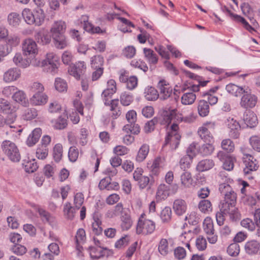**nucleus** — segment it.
Instances as JSON below:
<instances>
[{
	"label": "nucleus",
	"mask_w": 260,
	"mask_h": 260,
	"mask_svg": "<svg viewBox=\"0 0 260 260\" xmlns=\"http://www.w3.org/2000/svg\"><path fill=\"white\" fill-rule=\"evenodd\" d=\"M237 198L234 196L232 199L226 200L224 199L220 205V211L226 215H229L232 220H236L239 218V212L238 209L236 207Z\"/></svg>",
	"instance_id": "nucleus-1"
},
{
	"label": "nucleus",
	"mask_w": 260,
	"mask_h": 260,
	"mask_svg": "<svg viewBox=\"0 0 260 260\" xmlns=\"http://www.w3.org/2000/svg\"><path fill=\"white\" fill-rule=\"evenodd\" d=\"M2 150L8 158L13 162H19L21 155L18 147L13 142L4 141L1 145Z\"/></svg>",
	"instance_id": "nucleus-2"
},
{
	"label": "nucleus",
	"mask_w": 260,
	"mask_h": 260,
	"mask_svg": "<svg viewBox=\"0 0 260 260\" xmlns=\"http://www.w3.org/2000/svg\"><path fill=\"white\" fill-rule=\"evenodd\" d=\"M59 57L53 52L47 54L46 59L42 62L43 70L54 75L58 71Z\"/></svg>",
	"instance_id": "nucleus-3"
},
{
	"label": "nucleus",
	"mask_w": 260,
	"mask_h": 260,
	"mask_svg": "<svg viewBox=\"0 0 260 260\" xmlns=\"http://www.w3.org/2000/svg\"><path fill=\"white\" fill-rule=\"evenodd\" d=\"M177 110L176 109L169 110L168 112H166L164 115V119L166 122L169 124L173 119H176L178 121L190 123L195 119V117L192 113L188 116H183L181 114H177Z\"/></svg>",
	"instance_id": "nucleus-4"
},
{
	"label": "nucleus",
	"mask_w": 260,
	"mask_h": 260,
	"mask_svg": "<svg viewBox=\"0 0 260 260\" xmlns=\"http://www.w3.org/2000/svg\"><path fill=\"white\" fill-rule=\"evenodd\" d=\"M22 50L24 55L30 57H35L38 52L36 42L30 38L23 40L22 43Z\"/></svg>",
	"instance_id": "nucleus-5"
},
{
	"label": "nucleus",
	"mask_w": 260,
	"mask_h": 260,
	"mask_svg": "<svg viewBox=\"0 0 260 260\" xmlns=\"http://www.w3.org/2000/svg\"><path fill=\"white\" fill-rule=\"evenodd\" d=\"M155 229V223L149 219H145L144 221L139 219L136 232L138 234L148 235L152 233Z\"/></svg>",
	"instance_id": "nucleus-6"
},
{
	"label": "nucleus",
	"mask_w": 260,
	"mask_h": 260,
	"mask_svg": "<svg viewBox=\"0 0 260 260\" xmlns=\"http://www.w3.org/2000/svg\"><path fill=\"white\" fill-rule=\"evenodd\" d=\"M225 123L229 129V135L233 139L239 137L241 126L239 123L233 118L229 117L225 121Z\"/></svg>",
	"instance_id": "nucleus-7"
},
{
	"label": "nucleus",
	"mask_w": 260,
	"mask_h": 260,
	"mask_svg": "<svg viewBox=\"0 0 260 260\" xmlns=\"http://www.w3.org/2000/svg\"><path fill=\"white\" fill-rule=\"evenodd\" d=\"M203 228L207 235V239L211 244H215L217 240V236L214 234L213 223L211 219L206 218L203 222Z\"/></svg>",
	"instance_id": "nucleus-8"
},
{
	"label": "nucleus",
	"mask_w": 260,
	"mask_h": 260,
	"mask_svg": "<svg viewBox=\"0 0 260 260\" xmlns=\"http://www.w3.org/2000/svg\"><path fill=\"white\" fill-rule=\"evenodd\" d=\"M181 136L179 134H176L175 132H168L165 138V143L163 147L169 145L171 150H175L180 143Z\"/></svg>",
	"instance_id": "nucleus-9"
},
{
	"label": "nucleus",
	"mask_w": 260,
	"mask_h": 260,
	"mask_svg": "<svg viewBox=\"0 0 260 260\" xmlns=\"http://www.w3.org/2000/svg\"><path fill=\"white\" fill-rule=\"evenodd\" d=\"M240 103V106L245 109L252 108L257 102V97L248 91L244 90Z\"/></svg>",
	"instance_id": "nucleus-10"
},
{
	"label": "nucleus",
	"mask_w": 260,
	"mask_h": 260,
	"mask_svg": "<svg viewBox=\"0 0 260 260\" xmlns=\"http://www.w3.org/2000/svg\"><path fill=\"white\" fill-rule=\"evenodd\" d=\"M86 71V66L84 61H78L70 66L68 69L69 74L76 79H80Z\"/></svg>",
	"instance_id": "nucleus-11"
},
{
	"label": "nucleus",
	"mask_w": 260,
	"mask_h": 260,
	"mask_svg": "<svg viewBox=\"0 0 260 260\" xmlns=\"http://www.w3.org/2000/svg\"><path fill=\"white\" fill-rule=\"evenodd\" d=\"M159 90V98L161 100H166L172 95V88L165 80H160L157 84Z\"/></svg>",
	"instance_id": "nucleus-12"
},
{
	"label": "nucleus",
	"mask_w": 260,
	"mask_h": 260,
	"mask_svg": "<svg viewBox=\"0 0 260 260\" xmlns=\"http://www.w3.org/2000/svg\"><path fill=\"white\" fill-rule=\"evenodd\" d=\"M89 254L92 259H99L102 257L108 256L111 254V251L108 248L99 247H89Z\"/></svg>",
	"instance_id": "nucleus-13"
},
{
	"label": "nucleus",
	"mask_w": 260,
	"mask_h": 260,
	"mask_svg": "<svg viewBox=\"0 0 260 260\" xmlns=\"http://www.w3.org/2000/svg\"><path fill=\"white\" fill-rule=\"evenodd\" d=\"M253 157H252V159L249 158L244 161L245 167L243 169V172L245 175L247 176V178L249 179L253 178L252 176L249 175L252 172L255 171L258 167L256 160L254 159L253 160Z\"/></svg>",
	"instance_id": "nucleus-14"
},
{
	"label": "nucleus",
	"mask_w": 260,
	"mask_h": 260,
	"mask_svg": "<svg viewBox=\"0 0 260 260\" xmlns=\"http://www.w3.org/2000/svg\"><path fill=\"white\" fill-rule=\"evenodd\" d=\"M21 71L17 68L9 69L4 74L3 80L5 82L9 83L17 80L20 77Z\"/></svg>",
	"instance_id": "nucleus-15"
},
{
	"label": "nucleus",
	"mask_w": 260,
	"mask_h": 260,
	"mask_svg": "<svg viewBox=\"0 0 260 260\" xmlns=\"http://www.w3.org/2000/svg\"><path fill=\"white\" fill-rule=\"evenodd\" d=\"M66 29V24L64 21L59 20L54 22L50 29L52 37H56L57 36L64 35Z\"/></svg>",
	"instance_id": "nucleus-16"
},
{
	"label": "nucleus",
	"mask_w": 260,
	"mask_h": 260,
	"mask_svg": "<svg viewBox=\"0 0 260 260\" xmlns=\"http://www.w3.org/2000/svg\"><path fill=\"white\" fill-rule=\"evenodd\" d=\"M219 190L221 194L224 196V199L226 200L232 199L233 196L234 198H237L236 193L228 183H220L219 186Z\"/></svg>",
	"instance_id": "nucleus-17"
},
{
	"label": "nucleus",
	"mask_w": 260,
	"mask_h": 260,
	"mask_svg": "<svg viewBox=\"0 0 260 260\" xmlns=\"http://www.w3.org/2000/svg\"><path fill=\"white\" fill-rule=\"evenodd\" d=\"M42 135V129L40 128H35L28 136L26 141V145L29 147L34 146L39 140Z\"/></svg>",
	"instance_id": "nucleus-18"
},
{
	"label": "nucleus",
	"mask_w": 260,
	"mask_h": 260,
	"mask_svg": "<svg viewBox=\"0 0 260 260\" xmlns=\"http://www.w3.org/2000/svg\"><path fill=\"white\" fill-rule=\"evenodd\" d=\"M246 252L249 255L257 254L260 252V243L256 240H251L245 244Z\"/></svg>",
	"instance_id": "nucleus-19"
},
{
	"label": "nucleus",
	"mask_w": 260,
	"mask_h": 260,
	"mask_svg": "<svg viewBox=\"0 0 260 260\" xmlns=\"http://www.w3.org/2000/svg\"><path fill=\"white\" fill-rule=\"evenodd\" d=\"M48 99V96L43 92H36L30 99V102L35 106L44 105L47 103Z\"/></svg>",
	"instance_id": "nucleus-20"
},
{
	"label": "nucleus",
	"mask_w": 260,
	"mask_h": 260,
	"mask_svg": "<svg viewBox=\"0 0 260 260\" xmlns=\"http://www.w3.org/2000/svg\"><path fill=\"white\" fill-rule=\"evenodd\" d=\"M173 208L175 213L178 215L183 214L187 210V204L185 201L178 199L174 201Z\"/></svg>",
	"instance_id": "nucleus-21"
},
{
	"label": "nucleus",
	"mask_w": 260,
	"mask_h": 260,
	"mask_svg": "<svg viewBox=\"0 0 260 260\" xmlns=\"http://www.w3.org/2000/svg\"><path fill=\"white\" fill-rule=\"evenodd\" d=\"M243 120L247 126L253 127L258 123L256 115L251 111H248L244 113Z\"/></svg>",
	"instance_id": "nucleus-22"
},
{
	"label": "nucleus",
	"mask_w": 260,
	"mask_h": 260,
	"mask_svg": "<svg viewBox=\"0 0 260 260\" xmlns=\"http://www.w3.org/2000/svg\"><path fill=\"white\" fill-rule=\"evenodd\" d=\"M68 116L63 113L57 119L52 120L51 123L53 127L56 129H62L65 128L68 125Z\"/></svg>",
	"instance_id": "nucleus-23"
},
{
	"label": "nucleus",
	"mask_w": 260,
	"mask_h": 260,
	"mask_svg": "<svg viewBox=\"0 0 260 260\" xmlns=\"http://www.w3.org/2000/svg\"><path fill=\"white\" fill-rule=\"evenodd\" d=\"M130 210H126L124 215L120 216L121 221V227L123 231L129 230L133 224V220L130 215Z\"/></svg>",
	"instance_id": "nucleus-24"
},
{
	"label": "nucleus",
	"mask_w": 260,
	"mask_h": 260,
	"mask_svg": "<svg viewBox=\"0 0 260 260\" xmlns=\"http://www.w3.org/2000/svg\"><path fill=\"white\" fill-rule=\"evenodd\" d=\"M198 111L201 117H206L208 115L210 112V107L208 103L205 100H200L198 105Z\"/></svg>",
	"instance_id": "nucleus-25"
},
{
	"label": "nucleus",
	"mask_w": 260,
	"mask_h": 260,
	"mask_svg": "<svg viewBox=\"0 0 260 260\" xmlns=\"http://www.w3.org/2000/svg\"><path fill=\"white\" fill-rule=\"evenodd\" d=\"M214 166V162L213 160L206 159L198 162L196 169L199 172H204L212 169Z\"/></svg>",
	"instance_id": "nucleus-26"
},
{
	"label": "nucleus",
	"mask_w": 260,
	"mask_h": 260,
	"mask_svg": "<svg viewBox=\"0 0 260 260\" xmlns=\"http://www.w3.org/2000/svg\"><path fill=\"white\" fill-rule=\"evenodd\" d=\"M171 187L170 185L160 184L156 192L157 198L160 200L166 199L170 193Z\"/></svg>",
	"instance_id": "nucleus-27"
},
{
	"label": "nucleus",
	"mask_w": 260,
	"mask_h": 260,
	"mask_svg": "<svg viewBox=\"0 0 260 260\" xmlns=\"http://www.w3.org/2000/svg\"><path fill=\"white\" fill-rule=\"evenodd\" d=\"M36 40L39 43L42 45L49 44L51 41V37L47 32L42 29L37 32L35 35Z\"/></svg>",
	"instance_id": "nucleus-28"
},
{
	"label": "nucleus",
	"mask_w": 260,
	"mask_h": 260,
	"mask_svg": "<svg viewBox=\"0 0 260 260\" xmlns=\"http://www.w3.org/2000/svg\"><path fill=\"white\" fill-rule=\"evenodd\" d=\"M12 99L17 103L24 106H27L28 104L26 94L22 90L17 89L15 94L12 95Z\"/></svg>",
	"instance_id": "nucleus-29"
},
{
	"label": "nucleus",
	"mask_w": 260,
	"mask_h": 260,
	"mask_svg": "<svg viewBox=\"0 0 260 260\" xmlns=\"http://www.w3.org/2000/svg\"><path fill=\"white\" fill-rule=\"evenodd\" d=\"M15 108L7 100L0 98V113L6 114L15 110Z\"/></svg>",
	"instance_id": "nucleus-30"
},
{
	"label": "nucleus",
	"mask_w": 260,
	"mask_h": 260,
	"mask_svg": "<svg viewBox=\"0 0 260 260\" xmlns=\"http://www.w3.org/2000/svg\"><path fill=\"white\" fill-rule=\"evenodd\" d=\"M143 52L146 59L150 64L155 65L157 63L158 57L152 50L144 48Z\"/></svg>",
	"instance_id": "nucleus-31"
},
{
	"label": "nucleus",
	"mask_w": 260,
	"mask_h": 260,
	"mask_svg": "<svg viewBox=\"0 0 260 260\" xmlns=\"http://www.w3.org/2000/svg\"><path fill=\"white\" fill-rule=\"evenodd\" d=\"M225 89L229 93L236 97L241 96L245 90L242 87L232 83L227 85Z\"/></svg>",
	"instance_id": "nucleus-32"
},
{
	"label": "nucleus",
	"mask_w": 260,
	"mask_h": 260,
	"mask_svg": "<svg viewBox=\"0 0 260 260\" xmlns=\"http://www.w3.org/2000/svg\"><path fill=\"white\" fill-rule=\"evenodd\" d=\"M55 47L59 49L65 48L68 45V41L64 35L52 37Z\"/></svg>",
	"instance_id": "nucleus-33"
},
{
	"label": "nucleus",
	"mask_w": 260,
	"mask_h": 260,
	"mask_svg": "<svg viewBox=\"0 0 260 260\" xmlns=\"http://www.w3.org/2000/svg\"><path fill=\"white\" fill-rule=\"evenodd\" d=\"M144 96L148 101H155L159 98L158 91L152 87H148L145 89Z\"/></svg>",
	"instance_id": "nucleus-34"
},
{
	"label": "nucleus",
	"mask_w": 260,
	"mask_h": 260,
	"mask_svg": "<svg viewBox=\"0 0 260 260\" xmlns=\"http://www.w3.org/2000/svg\"><path fill=\"white\" fill-rule=\"evenodd\" d=\"M149 152V145L146 144L142 145L138 152L136 160L138 162L143 161L146 158Z\"/></svg>",
	"instance_id": "nucleus-35"
},
{
	"label": "nucleus",
	"mask_w": 260,
	"mask_h": 260,
	"mask_svg": "<svg viewBox=\"0 0 260 260\" xmlns=\"http://www.w3.org/2000/svg\"><path fill=\"white\" fill-rule=\"evenodd\" d=\"M13 61L16 65L24 68L29 66L31 63L29 59H23L20 53H16L13 58Z\"/></svg>",
	"instance_id": "nucleus-36"
},
{
	"label": "nucleus",
	"mask_w": 260,
	"mask_h": 260,
	"mask_svg": "<svg viewBox=\"0 0 260 260\" xmlns=\"http://www.w3.org/2000/svg\"><path fill=\"white\" fill-rule=\"evenodd\" d=\"M199 135L205 142L212 143L213 142V137L210 135L207 127L205 126L201 127L198 131Z\"/></svg>",
	"instance_id": "nucleus-37"
},
{
	"label": "nucleus",
	"mask_w": 260,
	"mask_h": 260,
	"mask_svg": "<svg viewBox=\"0 0 260 260\" xmlns=\"http://www.w3.org/2000/svg\"><path fill=\"white\" fill-rule=\"evenodd\" d=\"M196 99V95L193 92H187L181 96V103L184 105L192 104Z\"/></svg>",
	"instance_id": "nucleus-38"
},
{
	"label": "nucleus",
	"mask_w": 260,
	"mask_h": 260,
	"mask_svg": "<svg viewBox=\"0 0 260 260\" xmlns=\"http://www.w3.org/2000/svg\"><path fill=\"white\" fill-rule=\"evenodd\" d=\"M93 220L94 222L92 224V232L94 234L100 235L103 231V229L101 226L102 221L98 215H94L93 216Z\"/></svg>",
	"instance_id": "nucleus-39"
},
{
	"label": "nucleus",
	"mask_w": 260,
	"mask_h": 260,
	"mask_svg": "<svg viewBox=\"0 0 260 260\" xmlns=\"http://www.w3.org/2000/svg\"><path fill=\"white\" fill-rule=\"evenodd\" d=\"M33 15L35 19V25L37 26L42 25L45 19L44 11L41 8H38L34 11Z\"/></svg>",
	"instance_id": "nucleus-40"
},
{
	"label": "nucleus",
	"mask_w": 260,
	"mask_h": 260,
	"mask_svg": "<svg viewBox=\"0 0 260 260\" xmlns=\"http://www.w3.org/2000/svg\"><path fill=\"white\" fill-rule=\"evenodd\" d=\"M198 208L202 212L205 214H209L212 210V204L208 200L201 201L199 203Z\"/></svg>",
	"instance_id": "nucleus-41"
},
{
	"label": "nucleus",
	"mask_w": 260,
	"mask_h": 260,
	"mask_svg": "<svg viewBox=\"0 0 260 260\" xmlns=\"http://www.w3.org/2000/svg\"><path fill=\"white\" fill-rule=\"evenodd\" d=\"M214 150V147L211 143L206 142V144L202 145L199 148V152L203 156L211 155Z\"/></svg>",
	"instance_id": "nucleus-42"
},
{
	"label": "nucleus",
	"mask_w": 260,
	"mask_h": 260,
	"mask_svg": "<svg viewBox=\"0 0 260 260\" xmlns=\"http://www.w3.org/2000/svg\"><path fill=\"white\" fill-rule=\"evenodd\" d=\"M37 115L38 111L36 109L28 108L23 111L22 117L24 120H31L35 119Z\"/></svg>",
	"instance_id": "nucleus-43"
},
{
	"label": "nucleus",
	"mask_w": 260,
	"mask_h": 260,
	"mask_svg": "<svg viewBox=\"0 0 260 260\" xmlns=\"http://www.w3.org/2000/svg\"><path fill=\"white\" fill-rule=\"evenodd\" d=\"M22 15L27 24L30 25L35 24V19H34L33 13L30 9H24L22 12Z\"/></svg>",
	"instance_id": "nucleus-44"
},
{
	"label": "nucleus",
	"mask_w": 260,
	"mask_h": 260,
	"mask_svg": "<svg viewBox=\"0 0 260 260\" xmlns=\"http://www.w3.org/2000/svg\"><path fill=\"white\" fill-rule=\"evenodd\" d=\"M63 211L67 218L73 219L75 216V208L71 206L70 202H67L64 205Z\"/></svg>",
	"instance_id": "nucleus-45"
},
{
	"label": "nucleus",
	"mask_w": 260,
	"mask_h": 260,
	"mask_svg": "<svg viewBox=\"0 0 260 260\" xmlns=\"http://www.w3.org/2000/svg\"><path fill=\"white\" fill-rule=\"evenodd\" d=\"M221 146L222 148L228 153L232 152L235 149L234 143L230 139L223 140Z\"/></svg>",
	"instance_id": "nucleus-46"
},
{
	"label": "nucleus",
	"mask_w": 260,
	"mask_h": 260,
	"mask_svg": "<svg viewBox=\"0 0 260 260\" xmlns=\"http://www.w3.org/2000/svg\"><path fill=\"white\" fill-rule=\"evenodd\" d=\"M91 65L93 69L103 68L104 58L101 55H95L91 58Z\"/></svg>",
	"instance_id": "nucleus-47"
},
{
	"label": "nucleus",
	"mask_w": 260,
	"mask_h": 260,
	"mask_svg": "<svg viewBox=\"0 0 260 260\" xmlns=\"http://www.w3.org/2000/svg\"><path fill=\"white\" fill-rule=\"evenodd\" d=\"M123 130L127 133L130 132L134 134H138L140 132V127L138 124L134 122L125 125L123 127Z\"/></svg>",
	"instance_id": "nucleus-48"
},
{
	"label": "nucleus",
	"mask_w": 260,
	"mask_h": 260,
	"mask_svg": "<svg viewBox=\"0 0 260 260\" xmlns=\"http://www.w3.org/2000/svg\"><path fill=\"white\" fill-rule=\"evenodd\" d=\"M15 112L16 109H15V110H13L11 113L6 114L7 116L5 118V125L9 126L11 128H16L15 126L12 125V124L14 123L16 121L17 117Z\"/></svg>",
	"instance_id": "nucleus-49"
},
{
	"label": "nucleus",
	"mask_w": 260,
	"mask_h": 260,
	"mask_svg": "<svg viewBox=\"0 0 260 260\" xmlns=\"http://www.w3.org/2000/svg\"><path fill=\"white\" fill-rule=\"evenodd\" d=\"M172 210L170 207H165L160 212V217L163 222H168L171 219Z\"/></svg>",
	"instance_id": "nucleus-50"
},
{
	"label": "nucleus",
	"mask_w": 260,
	"mask_h": 260,
	"mask_svg": "<svg viewBox=\"0 0 260 260\" xmlns=\"http://www.w3.org/2000/svg\"><path fill=\"white\" fill-rule=\"evenodd\" d=\"M53 158L55 161H59L62 156V146L61 144L58 143L55 145L53 148Z\"/></svg>",
	"instance_id": "nucleus-51"
},
{
	"label": "nucleus",
	"mask_w": 260,
	"mask_h": 260,
	"mask_svg": "<svg viewBox=\"0 0 260 260\" xmlns=\"http://www.w3.org/2000/svg\"><path fill=\"white\" fill-rule=\"evenodd\" d=\"M232 16L233 17L234 19L238 22H241L244 27L248 30L249 31L252 32L253 31H254V29L247 22V21L242 17L238 15L237 14H232Z\"/></svg>",
	"instance_id": "nucleus-52"
},
{
	"label": "nucleus",
	"mask_w": 260,
	"mask_h": 260,
	"mask_svg": "<svg viewBox=\"0 0 260 260\" xmlns=\"http://www.w3.org/2000/svg\"><path fill=\"white\" fill-rule=\"evenodd\" d=\"M120 99L121 104L124 106L129 105L134 100L133 95L126 92L122 93Z\"/></svg>",
	"instance_id": "nucleus-53"
},
{
	"label": "nucleus",
	"mask_w": 260,
	"mask_h": 260,
	"mask_svg": "<svg viewBox=\"0 0 260 260\" xmlns=\"http://www.w3.org/2000/svg\"><path fill=\"white\" fill-rule=\"evenodd\" d=\"M54 85L56 89L59 92H63L67 89L66 81L60 78H57L55 79Z\"/></svg>",
	"instance_id": "nucleus-54"
},
{
	"label": "nucleus",
	"mask_w": 260,
	"mask_h": 260,
	"mask_svg": "<svg viewBox=\"0 0 260 260\" xmlns=\"http://www.w3.org/2000/svg\"><path fill=\"white\" fill-rule=\"evenodd\" d=\"M181 181L183 185L189 187L192 184V179L191 174L188 172H185L181 175Z\"/></svg>",
	"instance_id": "nucleus-55"
},
{
	"label": "nucleus",
	"mask_w": 260,
	"mask_h": 260,
	"mask_svg": "<svg viewBox=\"0 0 260 260\" xmlns=\"http://www.w3.org/2000/svg\"><path fill=\"white\" fill-rule=\"evenodd\" d=\"M8 21L10 25L17 26L20 22V16L16 13H11L8 16Z\"/></svg>",
	"instance_id": "nucleus-56"
},
{
	"label": "nucleus",
	"mask_w": 260,
	"mask_h": 260,
	"mask_svg": "<svg viewBox=\"0 0 260 260\" xmlns=\"http://www.w3.org/2000/svg\"><path fill=\"white\" fill-rule=\"evenodd\" d=\"M6 39L7 45L11 48L17 46L20 42L19 38L15 35L8 36Z\"/></svg>",
	"instance_id": "nucleus-57"
},
{
	"label": "nucleus",
	"mask_w": 260,
	"mask_h": 260,
	"mask_svg": "<svg viewBox=\"0 0 260 260\" xmlns=\"http://www.w3.org/2000/svg\"><path fill=\"white\" fill-rule=\"evenodd\" d=\"M48 154V148L46 146L38 145L36 150V156L41 159H45Z\"/></svg>",
	"instance_id": "nucleus-58"
},
{
	"label": "nucleus",
	"mask_w": 260,
	"mask_h": 260,
	"mask_svg": "<svg viewBox=\"0 0 260 260\" xmlns=\"http://www.w3.org/2000/svg\"><path fill=\"white\" fill-rule=\"evenodd\" d=\"M25 171L27 173H33L38 168L37 163L35 159L28 161L24 164Z\"/></svg>",
	"instance_id": "nucleus-59"
},
{
	"label": "nucleus",
	"mask_w": 260,
	"mask_h": 260,
	"mask_svg": "<svg viewBox=\"0 0 260 260\" xmlns=\"http://www.w3.org/2000/svg\"><path fill=\"white\" fill-rule=\"evenodd\" d=\"M158 251L162 255H166L169 252L168 243L166 239H162L158 245Z\"/></svg>",
	"instance_id": "nucleus-60"
},
{
	"label": "nucleus",
	"mask_w": 260,
	"mask_h": 260,
	"mask_svg": "<svg viewBox=\"0 0 260 260\" xmlns=\"http://www.w3.org/2000/svg\"><path fill=\"white\" fill-rule=\"evenodd\" d=\"M192 158L189 156L188 155L186 154L185 155L183 156L180 159L179 162L181 169L184 171L186 169L189 168L190 163L192 161Z\"/></svg>",
	"instance_id": "nucleus-61"
},
{
	"label": "nucleus",
	"mask_w": 260,
	"mask_h": 260,
	"mask_svg": "<svg viewBox=\"0 0 260 260\" xmlns=\"http://www.w3.org/2000/svg\"><path fill=\"white\" fill-rule=\"evenodd\" d=\"M240 252V246L238 243H234L230 244L227 248L228 253L232 256L238 255Z\"/></svg>",
	"instance_id": "nucleus-62"
},
{
	"label": "nucleus",
	"mask_w": 260,
	"mask_h": 260,
	"mask_svg": "<svg viewBox=\"0 0 260 260\" xmlns=\"http://www.w3.org/2000/svg\"><path fill=\"white\" fill-rule=\"evenodd\" d=\"M88 135V131L86 128H81L80 131L79 137V144L82 146H85L87 143V136Z\"/></svg>",
	"instance_id": "nucleus-63"
},
{
	"label": "nucleus",
	"mask_w": 260,
	"mask_h": 260,
	"mask_svg": "<svg viewBox=\"0 0 260 260\" xmlns=\"http://www.w3.org/2000/svg\"><path fill=\"white\" fill-rule=\"evenodd\" d=\"M249 142L254 150L260 152V137L259 136H252L249 139Z\"/></svg>",
	"instance_id": "nucleus-64"
}]
</instances>
